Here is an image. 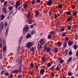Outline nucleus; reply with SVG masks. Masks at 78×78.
Returning <instances> with one entry per match:
<instances>
[{
  "mask_svg": "<svg viewBox=\"0 0 78 78\" xmlns=\"http://www.w3.org/2000/svg\"><path fill=\"white\" fill-rule=\"evenodd\" d=\"M30 17V13H28L27 15L28 19L27 20V22H29L30 24L32 23V18Z\"/></svg>",
  "mask_w": 78,
  "mask_h": 78,
  "instance_id": "1",
  "label": "nucleus"
},
{
  "mask_svg": "<svg viewBox=\"0 0 78 78\" xmlns=\"http://www.w3.org/2000/svg\"><path fill=\"white\" fill-rule=\"evenodd\" d=\"M29 31V27L28 26L26 25L25 27L23 29V33L25 34L26 32H27Z\"/></svg>",
  "mask_w": 78,
  "mask_h": 78,
  "instance_id": "2",
  "label": "nucleus"
},
{
  "mask_svg": "<svg viewBox=\"0 0 78 78\" xmlns=\"http://www.w3.org/2000/svg\"><path fill=\"white\" fill-rule=\"evenodd\" d=\"M4 27V23L2 22L0 24V31H2Z\"/></svg>",
  "mask_w": 78,
  "mask_h": 78,
  "instance_id": "3",
  "label": "nucleus"
},
{
  "mask_svg": "<svg viewBox=\"0 0 78 78\" xmlns=\"http://www.w3.org/2000/svg\"><path fill=\"white\" fill-rule=\"evenodd\" d=\"M32 46V43L29 42L27 44V48H30Z\"/></svg>",
  "mask_w": 78,
  "mask_h": 78,
  "instance_id": "4",
  "label": "nucleus"
},
{
  "mask_svg": "<svg viewBox=\"0 0 78 78\" xmlns=\"http://www.w3.org/2000/svg\"><path fill=\"white\" fill-rule=\"evenodd\" d=\"M45 42V41H44V40L43 39H42L40 40V44L41 45H43L44 44V43Z\"/></svg>",
  "mask_w": 78,
  "mask_h": 78,
  "instance_id": "5",
  "label": "nucleus"
},
{
  "mask_svg": "<svg viewBox=\"0 0 78 78\" xmlns=\"http://www.w3.org/2000/svg\"><path fill=\"white\" fill-rule=\"evenodd\" d=\"M20 2L19 1H17L16 2V7H15L16 9H17V8H18V7L20 6Z\"/></svg>",
  "mask_w": 78,
  "mask_h": 78,
  "instance_id": "6",
  "label": "nucleus"
},
{
  "mask_svg": "<svg viewBox=\"0 0 78 78\" xmlns=\"http://www.w3.org/2000/svg\"><path fill=\"white\" fill-rule=\"evenodd\" d=\"M38 50L39 51H41L42 49V47L41 46V45L40 44L38 45Z\"/></svg>",
  "mask_w": 78,
  "mask_h": 78,
  "instance_id": "7",
  "label": "nucleus"
},
{
  "mask_svg": "<svg viewBox=\"0 0 78 78\" xmlns=\"http://www.w3.org/2000/svg\"><path fill=\"white\" fill-rule=\"evenodd\" d=\"M47 5L48 6H51L52 5V1L49 0L48 2Z\"/></svg>",
  "mask_w": 78,
  "mask_h": 78,
  "instance_id": "8",
  "label": "nucleus"
},
{
  "mask_svg": "<svg viewBox=\"0 0 78 78\" xmlns=\"http://www.w3.org/2000/svg\"><path fill=\"white\" fill-rule=\"evenodd\" d=\"M31 37V34H28L26 36V38L27 39H28V38H30Z\"/></svg>",
  "mask_w": 78,
  "mask_h": 78,
  "instance_id": "9",
  "label": "nucleus"
},
{
  "mask_svg": "<svg viewBox=\"0 0 78 78\" xmlns=\"http://www.w3.org/2000/svg\"><path fill=\"white\" fill-rule=\"evenodd\" d=\"M45 72V69H41L40 70V73L41 74H44Z\"/></svg>",
  "mask_w": 78,
  "mask_h": 78,
  "instance_id": "10",
  "label": "nucleus"
},
{
  "mask_svg": "<svg viewBox=\"0 0 78 78\" xmlns=\"http://www.w3.org/2000/svg\"><path fill=\"white\" fill-rule=\"evenodd\" d=\"M46 59V58H45V57L44 56V57H43L42 58V61L43 62V63L45 62Z\"/></svg>",
  "mask_w": 78,
  "mask_h": 78,
  "instance_id": "11",
  "label": "nucleus"
},
{
  "mask_svg": "<svg viewBox=\"0 0 78 78\" xmlns=\"http://www.w3.org/2000/svg\"><path fill=\"white\" fill-rule=\"evenodd\" d=\"M50 35H51V36L52 35H53V34H55V35H56V32H55L54 31H51V32H50Z\"/></svg>",
  "mask_w": 78,
  "mask_h": 78,
  "instance_id": "12",
  "label": "nucleus"
},
{
  "mask_svg": "<svg viewBox=\"0 0 78 78\" xmlns=\"http://www.w3.org/2000/svg\"><path fill=\"white\" fill-rule=\"evenodd\" d=\"M23 7L25 9H26L28 8V4H25L24 5Z\"/></svg>",
  "mask_w": 78,
  "mask_h": 78,
  "instance_id": "13",
  "label": "nucleus"
},
{
  "mask_svg": "<svg viewBox=\"0 0 78 78\" xmlns=\"http://www.w3.org/2000/svg\"><path fill=\"white\" fill-rule=\"evenodd\" d=\"M35 33H36V31H34V29H33L32 30H31V31L30 34H32L33 35V34H35Z\"/></svg>",
  "mask_w": 78,
  "mask_h": 78,
  "instance_id": "14",
  "label": "nucleus"
},
{
  "mask_svg": "<svg viewBox=\"0 0 78 78\" xmlns=\"http://www.w3.org/2000/svg\"><path fill=\"white\" fill-rule=\"evenodd\" d=\"M73 44V42L71 41H68V44L70 46V45H72Z\"/></svg>",
  "mask_w": 78,
  "mask_h": 78,
  "instance_id": "15",
  "label": "nucleus"
},
{
  "mask_svg": "<svg viewBox=\"0 0 78 78\" xmlns=\"http://www.w3.org/2000/svg\"><path fill=\"white\" fill-rule=\"evenodd\" d=\"M5 18V16L3 14H2V16H1V20H3Z\"/></svg>",
  "mask_w": 78,
  "mask_h": 78,
  "instance_id": "16",
  "label": "nucleus"
},
{
  "mask_svg": "<svg viewBox=\"0 0 78 78\" xmlns=\"http://www.w3.org/2000/svg\"><path fill=\"white\" fill-rule=\"evenodd\" d=\"M39 11H37L35 13V17H37V16L39 15Z\"/></svg>",
  "mask_w": 78,
  "mask_h": 78,
  "instance_id": "17",
  "label": "nucleus"
},
{
  "mask_svg": "<svg viewBox=\"0 0 78 78\" xmlns=\"http://www.w3.org/2000/svg\"><path fill=\"white\" fill-rule=\"evenodd\" d=\"M18 72V70H16L15 71H12V73H17Z\"/></svg>",
  "mask_w": 78,
  "mask_h": 78,
  "instance_id": "18",
  "label": "nucleus"
},
{
  "mask_svg": "<svg viewBox=\"0 0 78 78\" xmlns=\"http://www.w3.org/2000/svg\"><path fill=\"white\" fill-rule=\"evenodd\" d=\"M72 20V18H69L68 19H67L66 22H70V21H71Z\"/></svg>",
  "mask_w": 78,
  "mask_h": 78,
  "instance_id": "19",
  "label": "nucleus"
},
{
  "mask_svg": "<svg viewBox=\"0 0 78 78\" xmlns=\"http://www.w3.org/2000/svg\"><path fill=\"white\" fill-rule=\"evenodd\" d=\"M63 47H64V48H65L67 47V42H65L64 43Z\"/></svg>",
  "mask_w": 78,
  "mask_h": 78,
  "instance_id": "20",
  "label": "nucleus"
},
{
  "mask_svg": "<svg viewBox=\"0 0 78 78\" xmlns=\"http://www.w3.org/2000/svg\"><path fill=\"white\" fill-rule=\"evenodd\" d=\"M18 71H19V72L20 73H21L22 72V67L20 66L18 68Z\"/></svg>",
  "mask_w": 78,
  "mask_h": 78,
  "instance_id": "21",
  "label": "nucleus"
},
{
  "mask_svg": "<svg viewBox=\"0 0 78 78\" xmlns=\"http://www.w3.org/2000/svg\"><path fill=\"white\" fill-rule=\"evenodd\" d=\"M59 21H58L57 23L56 24L55 27H57V28H58L59 27Z\"/></svg>",
  "mask_w": 78,
  "mask_h": 78,
  "instance_id": "22",
  "label": "nucleus"
},
{
  "mask_svg": "<svg viewBox=\"0 0 78 78\" xmlns=\"http://www.w3.org/2000/svg\"><path fill=\"white\" fill-rule=\"evenodd\" d=\"M3 10L4 12L5 13H6V12H7L6 11V8L5 7H4L3 8Z\"/></svg>",
  "mask_w": 78,
  "mask_h": 78,
  "instance_id": "23",
  "label": "nucleus"
},
{
  "mask_svg": "<svg viewBox=\"0 0 78 78\" xmlns=\"http://www.w3.org/2000/svg\"><path fill=\"white\" fill-rule=\"evenodd\" d=\"M6 50V47L5 46H4L3 47V51H5Z\"/></svg>",
  "mask_w": 78,
  "mask_h": 78,
  "instance_id": "24",
  "label": "nucleus"
},
{
  "mask_svg": "<svg viewBox=\"0 0 78 78\" xmlns=\"http://www.w3.org/2000/svg\"><path fill=\"white\" fill-rule=\"evenodd\" d=\"M58 50L57 48L55 49L54 50V52L55 53H58Z\"/></svg>",
  "mask_w": 78,
  "mask_h": 78,
  "instance_id": "25",
  "label": "nucleus"
},
{
  "mask_svg": "<svg viewBox=\"0 0 78 78\" xmlns=\"http://www.w3.org/2000/svg\"><path fill=\"white\" fill-rule=\"evenodd\" d=\"M30 51H31L32 52H34V48H31L30 49Z\"/></svg>",
  "mask_w": 78,
  "mask_h": 78,
  "instance_id": "26",
  "label": "nucleus"
},
{
  "mask_svg": "<svg viewBox=\"0 0 78 78\" xmlns=\"http://www.w3.org/2000/svg\"><path fill=\"white\" fill-rule=\"evenodd\" d=\"M62 5L61 4H60L58 5V8L61 9V8H62Z\"/></svg>",
  "mask_w": 78,
  "mask_h": 78,
  "instance_id": "27",
  "label": "nucleus"
},
{
  "mask_svg": "<svg viewBox=\"0 0 78 78\" xmlns=\"http://www.w3.org/2000/svg\"><path fill=\"white\" fill-rule=\"evenodd\" d=\"M35 3H36V1L34 0H33L32 1V5H34L35 4Z\"/></svg>",
  "mask_w": 78,
  "mask_h": 78,
  "instance_id": "28",
  "label": "nucleus"
},
{
  "mask_svg": "<svg viewBox=\"0 0 78 78\" xmlns=\"http://www.w3.org/2000/svg\"><path fill=\"white\" fill-rule=\"evenodd\" d=\"M50 51V48H48L47 49V53H48Z\"/></svg>",
  "mask_w": 78,
  "mask_h": 78,
  "instance_id": "29",
  "label": "nucleus"
},
{
  "mask_svg": "<svg viewBox=\"0 0 78 78\" xmlns=\"http://www.w3.org/2000/svg\"><path fill=\"white\" fill-rule=\"evenodd\" d=\"M66 14L68 16H69V15H70V14H71V12H66Z\"/></svg>",
  "mask_w": 78,
  "mask_h": 78,
  "instance_id": "30",
  "label": "nucleus"
},
{
  "mask_svg": "<svg viewBox=\"0 0 78 78\" xmlns=\"http://www.w3.org/2000/svg\"><path fill=\"white\" fill-rule=\"evenodd\" d=\"M0 59H3V56H2V54L1 53H0Z\"/></svg>",
  "mask_w": 78,
  "mask_h": 78,
  "instance_id": "31",
  "label": "nucleus"
},
{
  "mask_svg": "<svg viewBox=\"0 0 78 78\" xmlns=\"http://www.w3.org/2000/svg\"><path fill=\"white\" fill-rule=\"evenodd\" d=\"M61 42H58V47H60V45H61Z\"/></svg>",
  "mask_w": 78,
  "mask_h": 78,
  "instance_id": "32",
  "label": "nucleus"
},
{
  "mask_svg": "<svg viewBox=\"0 0 78 78\" xmlns=\"http://www.w3.org/2000/svg\"><path fill=\"white\" fill-rule=\"evenodd\" d=\"M66 52L64 54L66 56V55H67V53H68V50H66Z\"/></svg>",
  "mask_w": 78,
  "mask_h": 78,
  "instance_id": "33",
  "label": "nucleus"
},
{
  "mask_svg": "<svg viewBox=\"0 0 78 78\" xmlns=\"http://www.w3.org/2000/svg\"><path fill=\"white\" fill-rule=\"evenodd\" d=\"M30 66L31 67V68H33V67L34 66V65L33 63H31L30 64Z\"/></svg>",
  "mask_w": 78,
  "mask_h": 78,
  "instance_id": "34",
  "label": "nucleus"
},
{
  "mask_svg": "<svg viewBox=\"0 0 78 78\" xmlns=\"http://www.w3.org/2000/svg\"><path fill=\"white\" fill-rule=\"evenodd\" d=\"M71 8L72 9H75V6L74 5H72Z\"/></svg>",
  "mask_w": 78,
  "mask_h": 78,
  "instance_id": "35",
  "label": "nucleus"
},
{
  "mask_svg": "<svg viewBox=\"0 0 78 78\" xmlns=\"http://www.w3.org/2000/svg\"><path fill=\"white\" fill-rule=\"evenodd\" d=\"M73 14L74 16H76V12H74L73 13Z\"/></svg>",
  "mask_w": 78,
  "mask_h": 78,
  "instance_id": "36",
  "label": "nucleus"
},
{
  "mask_svg": "<svg viewBox=\"0 0 78 78\" xmlns=\"http://www.w3.org/2000/svg\"><path fill=\"white\" fill-rule=\"evenodd\" d=\"M5 75H6V76H8V75H9V73L7 72L5 73Z\"/></svg>",
  "mask_w": 78,
  "mask_h": 78,
  "instance_id": "37",
  "label": "nucleus"
},
{
  "mask_svg": "<svg viewBox=\"0 0 78 78\" xmlns=\"http://www.w3.org/2000/svg\"><path fill=\"white\" fill-rule=\"evenodd\" d=\"M7 1H5L4 3V5H5V6H6V5H7Z\"/></svg>",
  "mask_w": 78,
  "mask_h": 78,
  "instance_id": "38",
  "label": "nucleus"
},
{
  "mask_svg": "<svg viewBox=\"0 0 78 78\" xmlns=\"http://www.w3.org/2000/svg\"><path fill=\"white\" fill-rule=\"evenodd\" d=\"M51 37V35H49L48 36V39H50Z\"/></svg>",
  "mask_w": 78,
  "mask_h": 78,
  "instance_id": "39",
  "label": "nucleus"
},
{
  "mask_svg": "<svg viewBox=\"0 0 78 78\" xmlns=\"http://www.w3.org/2000/svg\"><path fill=\"white\" fill-rule=\"evenodd\" d=\"M54 73H52L51 74V77L52 78H53V77H54Z\"/></svg>",
  "mask_w": 78,
  "mask_h": 78,
  "instance_id": "40",
  "label": "nucleus"
},
{
  "mask_svg": "<svg viewBox=\"0 0 78 78\" xmlns=\"http://www.w3.org/2000/svg\"><path fill=\"white\" fill-rule=\"evenodd\" d=\"M72 61V58H70L68 59V61L69 62H70Z\"/></svg>",
  "mask_w": 78,
  "mask_h": 78,
  "instance_id": "41",
  "label": "nucleus"
},
{
  "mask_svg": "<svg viewBox=\"0 0 78 78\" xmlns=\"http://www.w3.org/2000/svg\"><path fill=\"white\" fill-rule=\"evenodd\" d=\"M48 67H50L51 66V64L50 63H49L48 64Z\"/></svg>",
  "mask_w": 78,
  "mask_h": 78,
  "instance_id": "42",
  "label": "nucleus"
},
{
  "mask_svg": "<svg viewBox=\"0 0 78 78\" xmlns=\"http://www.w3.org/2000/svg\"><path fill=\"white\" fill-rule=\"evenodd\" d=\"M59 70H60V68L59 67H58L57 68V71H59Z\"/></svg>",
  "mask_w": 78,
  "mask_h": 78,
  "instance_id": "43",
  "label": "nucleus"
},
{
  "mask_svg": "<svg viewBox=\"0 0 78 78\" xmlns=\"http://www.w3.org/2000/svg\"><path fill=\"white\" fill-rule=\"evenodd\" d=\"M67 28H68V29L69 30H70V29H71V27L69 26Z\"/></svg>",
  "mask_w": 78,
  "mask_h": 78,
  "instance_id": "44",
  "label": "nucleus"
},
{
  "mask_svg": "<svg viewBox=\"0 0 78 78\" xmlns=\"http://www.w3.org/2000/svg\"><path fill=\"white\" fill-rule=\"evenodd\" d=\"M63 62H64V60H61L60 61V63H62Z\"/></svg>",
  "mask_w": 78,
  "mask_h": 78,
  "instance_id": "45",
  "label": "nucleus"
},
{
  "mask_svg": "<svg viewBox=\"0 0 78 78\" xmlns=\"http://www.w3.org/2000/svg\"><path fill=\"white\" fill-rule=\"evenodd\" d=\"M68 75H69V76H71V75H72V73H71V72H69L68 73Z\"/></svg>",
  "mask_w": 78,
  "mask_h": 78,
  "instance_id": "46",
  "label": "nucleus"
},
{
  "mask_svg": "<svg viewBox=\"0 0 78 78\" xmlns=\"http://www.w3.org/2000/svg\"><path fill=\"white\" fill-rule=\"evenodd\" d=\"M3 47V45H2V43H0V48H2Z\"/></svg>",
  "mask_w": 78,
  "mask_h": 78,
  "instance_id": "47",
  "label": "nucleus"
},
{
  "mask_svg": "<svg viewBox=\"0 0 78 78\" xmlns=\"http://www.w3.org/2000/svg\"><path fill=\"white\" fill-rule=\"evenodd\" d=\"M72 51H69V55H72Z\"/></svg>",
  "mask_w": 78,
  "mask_h": 78,
  "instance_id": "48",
  "label": "nucleus"
},
{
  "mask_svg": "<svg viewBox=\"0 0 78 78\" xmlns=\"http://www.w3.org/2000/svg\"><path fill=\"white\" fill-rule=\"evenodd\" d=\"M7 22H5V27H6V26H7Z\"/></svg>",
  "mask_w": 78,
  "mask_h": 78,
  "instance_id": "49",
  "label": "nucleus"
},
{
  "mask_svg": "<svg viewBox=\"0 0 78 78\" xmlns=\"http://www.w3.org/2000/svg\"><path fill=\"white\" fill-rule=\"evenodd\" d=\"M19 78H22V75H20L18 76Z\"/></svg>",
  "mask_w": 78,
  "mask_h": 78,
  "instance_id": "50",
  "label": "nucleus"
},
{
  "mask_svg": "<svg viewBox=\"0 0 78 78\" xmlns=\"http://www.w3.org/2000/svg\"><path fill=\"white\" fill-rule=\"evenodd\" d=\"M41 2L40 0H37V3H39V2Z\"/></svg>",
  "mask_w": 78,
  "mask_h": 78,
  "instance_id": "51",
  "label": "nucleus"
},
{
  "mask_svg": "<svg viewBox=\"0 0 78 78\" xmlns=\"http://www.w3.org/2000/svg\"><path fill=\"white\" fill-rule=\"evenodd\" d=\"M22 38H23V37H21V38H20V41H21L22 40Z\"/></svg>",
  "mask_w": 78,
  "mask_h": 78,
  "instance_id": "52",
  "label": "nucleus"
},
{
  "mask_svg": "<svg viewBox=\"0 0 78 78\" xmlns=\"http://www.w3.org/2000/svg\"><path fill=\"white\" fill-rule=\"evenodd\" d=\"M69 37H67L66 39V41H69Z\"/></svg>",
  "mask_w": 78,
  "mask_h": 78,
  "instance_id": "53",
  "label": "nucleus"
},
{
  "mask_svg": "<svg viewBox=\"0 0 78 78\" xmlns=\"http://www.w3.org/2000/svg\"><path fill=\"white\" fill-rule=\"evenodd\" d=\"M74 48L75 49H76V48H77V46H75Z\"/></svg>",
  "mask_w": 78,
  "mask_h": 78,
  "instance_id": "54",
  "label": "nucleus"
},
{
  "mask_svg": "<svg viewBox=\"0 0 78 78\" xmlns=\"http://www.w3.org/2000/svg\"><path fill=\"white\" fill-rule=\"evenodd\" d=\"M61 31H64V28H62L61 30Z\"/></svg>",
  "mask_w": 78,
  "mask_h": 78,
  "instance_id": "55",
  "label": "nucleus"
},
{
  "mask_svg": "<svg viewBox=\"0 0 78 78\" xmlns=\"http://www.w3.org/2000/svg\"><path fill=\"white\" fill-rule=\"evenodd\" d=\"M11 5H14V3L12 2L11 3Z\"/></svg>",
  "mask_w": 78,
  "mask_h": 78,
  "instance_id": "56",
  "label": "nucleus"
},
{
  "mask_svg": "<svg viewBox=\"0 0 78 78\" xmlns=\"http://www.w3.org/2000/svg\"><path fill=\"white\" fill-rule=\"evenodd\" d=\"M65 35H66V34H65V33H64L62 34V36H65Z\"/></svg>",
  "mask_w": 78,
  "mask_h": 78,
  "instance_id": "57",
  "label": "nucleus"
},
{
  "mask_svg": "<svg viewBox=\"0 0 78 78\" xmlns=\"http://www.w3.org/2000/svg\"><path fill=\"white\" fill-rule=\"evenodd\" d=\"M75 38L76 39H78V35H76V37H75Z\"/></svg>",
  "mask_w": 78,
  "mask_h": 78,
  "instance_id": "58",
  "label": "nucleus"
},
{
  "mask_svg": "<svg viewBox=\"0 0 78 78\" xmlns=\"http://www.w3.org/2000/svg\"><path fill=\"white\" fill-rule=\"evenodd\" d=\"M34 74L33 73V72H31L30 73V75H33Z\"/></svg>",
  "mask_w": 78,
  "mask_h": 78,
  "instance_id": "59",
  "label": "nucleus"
},
{
  "mask_svg": "<svg viewBox=\"0 0 78 78\" xmlns=\"http://www.w3.org/2000/svg\"><path fill=\"white\" fill-rule=\"evenodd\" d=\"M54 17L55 19H57V17H58V16L56 15H55Z\"/></svg>",
  "mask_w": 78,
  "mask_h": 78,
  "instance_id": "60",
  "label": "nucleus"
},
{
  "mask_svg": "<svg viewBox=\"0 0 78 78\" xmlns=\"http://www.w3.org/2000/svg\"><path fill=\"white\" fill-rule=\"evenodd\" d=\"M49 16H51V14H52V13L50 12H49Z\"/></svg>",
  "mask_w": 78,
  "mask_h": 78,
  "instance_id": "61",
  "label": "nucleus"
},
{
  "mask_svg": "<svg viewBox=\"0 0 78 78\" xmlns=\"http://www.w3.org/2000/svg\"><path fill=\"white\" fill-rule=\"evenodd\" d=\"M12 76H12V74H11V75H10V78H12Z\"/></svg>",
  "mask_w": 78,
  "mask_h": 78,
  "instance_id": "62",
  "label": "nucleus"
},
{
  "mask_svg": "<svg viewBox=\"0 0 78 78\" xmlns=\"http://www.w3.org/2000/svg\"><path fill=\"white\" fill-rule=\"evenodd\" d=\"M0 0L1 3H2V2L3 3L4 2V0Z\"/></svg>",
  "mask_w": 78,
  "mask_h": 78,
  "instance_id": "63",
  "label": "nucleus"
},
{
  "mask_svg": "<svg viewBox=\"0 0 78 78\" xmlns=\"http://www.w3.org/2000/svg\"><path fill=\"white\" fill-rule=\"evenodd\" d=\"M76 55L77 56H78V50L77 51L76 53Z\"/></svg>",
  "mask_w": 78,
  "mask_h": 78,
  "instance_id": "64",
  "label": "nucleus"
}]
</instances>
